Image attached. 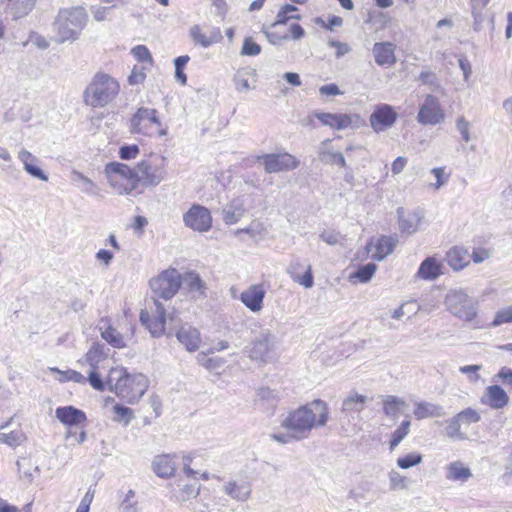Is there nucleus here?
<instances>
[{
  "label": "nucleus",
  "instance_id": "nucleus-50",
  "mask_svg": "<svg viewBox=\"0 0 512 512\" xmlns=\"http://www.w3.org/2000/svg\"><path fill=\"white\" fill-rule=\"evenodd\" d=\"M320 159L322 162L327 164L346 167V161L343 154L338 152L323 151L321 152Z\"/></svg>",
  "mask_w": 512,
  "mask_h": 512
},
{
  "label": "nucleus",
  "instance_id": "nucleus-17",
  "mask_svg": "<svg viewBox=\"0 0 512 512\" xmlns=\"http://www.w3.org/2000/svg\"><path fill=\"white\" fill-rule=\"evenodd\" d=\"M397 244V239L390 236H381L376 242L371 239L367 245L366 249L368 253H371V258L377 261H382L389 254H391Z\"/></svg>",
  "mask_w": 512,
  "mask_h": 512
},
{
  "label": "nucleus",
  "instance_id": "nucleus-42",
  "mask_svg": "<svg viewBox=\"0 0 512 512\" xmlns=\"http://www.w3.org/2000/svg\"><path fill=\"white\" fill-rule=\"evenodd\" d=\"M410 420H404L401 425L392 433L390 440V450L393 451L400 442L408 435L410 431Z\"/></svg>",
  "mask_w": 512,
  "mask_h": 512
},
{
  "label": "nucleus",
  "instance_id": "nucleus-3",
  "mask_svg": "<svg viewBox=\"0 0 512 512\" xmlns=\"http://www.w3.org/2000/svg\"><path fill=\"white\" fill-rule=\"evenodd\" d=\"M107 384L110 391L129 404H134L149 387L148 378L142 373L129 374L125 368H111Z\"/></svg>",
  "mask_w": 512,
  "mask_h": 512
},
{
  "label": "nucleus",
  "instance_id": "nucleus-11",
  "mask_svg": "<svg viewBox=\"0 0 512 512\" xmlns=\"http://www.w3.org/2000/svg\"><path fill=\"white\" fill-rule=\"evenodd\" d=\"M152 292L159 298L169 300L180 289L181 275L176 269H167L149 282Z\"/></svg>",
  "mask_w": 512,
  "mask_h": 512
},
{
  "label": "nucleus",
  "instance_id": "nucleus-29",
  "mask_svg": "<svg viewBox=\"0 0 512 512\" xmlns=\"http://www.w3.org/2000/svg\"><path fill=\"white\" fill-rule=\"evenodd\" d=\"M315 117L326 126L337 130H343L351 125L352 120L351 117L347 114H332V113H324L318 112L315 114Z\"/></svg>",
  "mask_w": 512,
  "mask_h": 512
},
{
  "label": "nucleus",
  "instance_id": "nucleus-26",
  "mask_svg": "<svg viewBox=\"0 0 512 512\" xmlns=\"http://www.w3.org/2000/svg\"><path fill=\"white\" fill-rule=\"evenodd\" d=\"M18 158L23 164L24 170L34 178L42 181H48V175L36 165L38 159L28 150L21 149L18 152Z\"/></svg>",
  "mask_w": 512,
  "mask_h": 512
},
{
  "label": "nucleus",
  "instance_id": "nucleus-25",
  "mask_svg": "<svg viewBox=\"0 0 512 512\" xmlns=\"http://www.w3.org/2000/svg\"><path fill=\"white\" fill-rule=\"evenodd\" d=\"M442 268V263L435 256L427 257L420 264L417 277L423 280L434 281L443 273Z\"/></svg>",
  "mask_w": 512,
  "mask_h": 512
},
{
  "label": "nucleus",
  "instance_id": "nucleus-1",
  "mask_svg": "<svg viewBox=\"0 0 512 512\" xmlns=\"http://www.w3.org/2000/svg\"><path fill=\"white\" fill-rule=\"evenodd\" d=\"M140 322L149 330L152 337L170 336L175 333L177 340L189 352H194L200 347V332L189 324L182 325L176 311L167 313L165 307L157 300L154 301L152 314L147 310L141 311Z\"/></svg>",
  "mask_w": 512,
  "mask_h": 512
},
{
  "label": "nucleus",
  "instance_id": "nucleus-40",
  "mask_svg": "<svg viewBox=\"0 0 512 512\" xmlns=\"http://www.w3.org/2000/svg\"><path fill=\"white\" fill-rule=\"evenodd\" d=\"M73 180L82 184V191L88 195H98L100 188L90 178L83 175L81 172L73 171Z\"/></svg>",
  "mask_w": 512,
  "mask_h": 512
},
{
  "label": "nucleus",
  "instance_id": "nucleus-48",
  "mask_svg": "<svg viewBox=\"0 0 512 512\" xmlns=\"http://www.w3.org/2000/svg\"><path fill=\"white\" fill-rule=\"evenodd\" d=\"M18 471L21 478H25L28 482L32 481L33 472L38 471L37 466H33L30 460L23 458L17 461Z\"/></svg>",
  "mask_w": 512,
  "mask_h": 512
},
{
  "label": "nucleus",
  "instance_id": "nucleus-10",
  "mask_svg": "<svg viewBox=\"0 0 512 512\" xmlns=\"http://www.w3.org/2000/svg\"><path fill=\"white\" fill-rule=\"evenodd\" d=\"M130 130L146 136H165L167 129L162 127L156 109L140 107L130 119Z\"/></svg>",
  "mask_w": 512,
  "mask_h": 512
},
{
  "label": "nucleus",
  "instance_id": "nucleus-64",
  "mask_svg": "<svg viewBox=\"0 0 512 512\" xmlns=\"http://www.w3.org/2000/svg\"><path fill=\"white\" fill-rule=\"evenodd\" d=\"M94 497V490L88 489L84 497L82 498L76 512H89L90 504Z\"/></svg>",
  "mask_w": 512,
  "mask_h": 512
},
{
  "label": "nucleus",
  "instance_id": "nucleus-37",
  "mask_svg": "<svg viewBox=\"0 0 512 512\" xmlns=\"http://www.w3.org/2000/svg\"><path fill=\"white\" fill-rule=\"evenodd\" d=\"M181 282L185 285L189 292L203 295L206 289L205 283L200 278L199 274L195 272H188L181 277Z\"/></svg>",
  "mask_w": 512,
  "mask_h": 512
},
{
  "label": "nucleus",
  "instance_id": "nucleus-41",
  "mask_svg": "<svg viewBox=\"0 0 512 512\" xmlns=\"http://www.w3.org/2000/svg\"><path fill=\"white\" fill-rule=\"evenodd\" d=\"M252 72L248 68L239 69L233 78L235 88L239 92H247L250 90L249 77Z\"/></svg>",
  "mask_w": 512,
  "mask_h": 512
},
{
  "label": "nucleus",
  "instance_id": "nucleus-20",
  "mask_svg": "<svg viewBox=\"0 0 512 512\" xmlns=\"http://www.w3.org/2000/svg\"><path fill=\"white\" fill-rule=\"evenodd\" d=\"M369 398L359 394L357 391H350L342 401L341 411L348 417L361 413L367 406Z\"/></svg>",
  "mask_w": 512,
  "mask_h": 512
},
{
  "label": "nucleus",
  "instance_id": "nucleus-55",
  "mask_svg": "<svg viewBox=\"0 0 512 512\" xmlns=\"http://www.w3.org/2000/svg\"><path fill=\"white\" fill-rule=\"evenodd\" d=\"M132 55L140 62L152 63V55L145 45H137L131 50Z\"/></svg>",
  "mask_w": 512,
  "mask_h": 512
},
{
  "label": "nucleus",
  "instance_id": "nucleus-63",
  "mask_svg": "<svg viewBox=\"0 0 512 512\" xmlns=\"http://www.w3.org/2000/svg\"><path fill=\"white\" fill-rule=\"evenodd\" d=\"M491 257V251L486 248H476L471 254L474 263L480 264Z\"/></svg>",
  "mask_w": 512,
  "mask_h": 512
},
{
  "label": "nucleus",
  "instance_id": "nucleus-4",
  "mask_svg": "<svg viewBox=\"0 0 512 512\" xmlns=\"http://www.w3.org/2000/svg\"><path fill=\"white\" fill-rule=\"evenodd\" d=\"M120 91L118 81L109 74L98 72L83 92V101L92 108H103L112 102Z\"/></svg>",
  "mask_w": 512,
  "mask_h": 512
},
{
  "label": "nucleus",
  "instance_id": "nucleus-59",
  "mask_svg": "<svg viewBox=\"0 0 512 512\" xmlns=\"http://www.w3.org/2000/svg\"><path fill=\"white\" fill-rule=\"evenodd\" d=\"M389 481L392 490L405 488L406 478L395 470L389 473Z\"/></svg>",
  "mask_w": 512,
  "mask_h": 512
},
{
  "label": "nucleus",
  "instance_id": "nucleus-23",
  "mask_svg": "<svg viewBox=\"0 0 512 512\" xmlns=\"http://www.w3.org/2000/svg\"><path fill=\"white\" fill-rule=\"evenodd\" d=\"M55 417L62 424L69 427L80 425L87 420L86 414L74 406H63L56 408Z\"/></svg>",
  "mask_w": 512,
  "mask_h": 512
},
{
  "label": "nucleus",
  "instance_id": "nucleus-60",
  "mask_svg": "<svg viewBox=\"0 0 512 512\" xmlns=\"http://www.w3.org/2000/svg\"><path fill=\"white\" fill-rule=\"evenodd\" d=\"M139 151L137 145L122 146L119 150V156L123 160H131L138 156Z\"/></svg>",
  "mask_w": 512,
  "mask_h": 512
},
{
  "label": "nucleus",
  "instance_id": "nucleus-6",
  "mask_svg": "<svg viewBox=\"0 0 512 512\" xmlns=\"http://www.w3.org/2000/svg\"><path fill=\"white\" fill-rule=\"evenodd\" d=\"M137 187H155L159 185L167 175L166 158L158 154H150L148 158L141 160L135 166Z\"/></svg>",
  "mask_w": 512,
  "mask_h": 512
},
{
  "label": "nucleus",
  "instance_id": "nucleus-52",
  "mask_svg": "<svg viewBox=\"0 0 512 512\" xmlns=\"http://www.w3.org/2000/svg\"><path fill=\"white\" fill-rule=\"evenodd\" d=\"M113 411L115 413L114 420L118 422H124L125 425H128L133 418L132 409L120 404L114 405Z\"/></svg>",
  "mask_w": 512,
  "mask_h": 512
},
{
  "label": "nucleus",
  "instance_id": "nucleus-13",
  "mask_svg": "<svg viewBox=\"0 0 512 512\" xmlns=\"http://www.w3.org/2000/svg\"><path fill=\"white\" fill-rule=\"evenodd\" d=\"M257 159L264 165L265 171L270 174L294 170L299 165V161L289 153L263 154Z\"/></svg>",
  "mask_w": 512,
  "mask_h": 512
},
{
  "label": "nucleus",
  "instance_id": "nucleus-38",
  "mask_svg": "<svg viewBox=\"0 0 512 512\" xmlns=\"http://www.w3.org/2000/svg\"><path fill=\"white\" fill-rule=\"evenodd\" d=\"M213 353L207 352H201L197 355V361L198 363L205 367L209 371H215L220 368H222L225 364V360L218 356H210Z\"/></svg>",
  "mask_w": 512,
  "mask_h": 512
},
{
  "label": "nucleus",
  "instance_id": "nucleus-36",
  "mask_svg": "<svg viewBox=\"0 0 512 512\" xmlns=\"http://www.w3.org/2000/svg\"><path fill=\"white\" fill-rule=\"evenodd\" d=\"M382 402L385 415L393 419H397L402 409L407 406L405 400L393 395L384 396Z\"/></svg>",
  "mask_w": 512,
  "mask_h": 512
},
{
  "label": "nucleus",
  "instance_id": "nucleus-56",
  "mask_svg": "<svg viewBox=\"0 0 512 512\" xmlns=\"http://www.w3.org/2000/svg\"><path fill=\"white\" fill-rule=\"evenodd\" d=\"M261 52V47L259 44H257L256 42L252 41L250 38H246L244 40V43H243V46H242V49H241V54L242 55H245V56H256L258 54H260Z\"/></svg>",
  "mask_w": 512,
  "mask_h": 512
},
{
  "label": "nucleus",
  "instance_id": "nucleus-19",
  "mask_svg": "<svg viewBox=\"0 0 512 512\" xmlns=\"http://www.w3.org/2000/svg\"><path fill=\"white\" fill-rule=\"evenodd\" d=\"M109 349L105 345L99 342H93L89 350L84 355L83 359H80L79 364H87L90 370H99L109 357Z\"/></svg>",
  "mask_w": 512,
  "mask_h": 512
},
{
  "label": "nucleus",
  "instance_id": "nucleus-18",
  "mask_svg": "<svg viewBox=\"0 0 512 512\" xmlns=\"http://www.w3.org/2000/svg\"><path fill=\"white\" fill-rule=\"evenodd\" d=\"M266 291L262 284H253L240 294V300L251 312H259L263 307Z\"/></svg>",
  "mask_w": 512,
  "mask_h": 512
},
{
  "label": "nucleus",
  "instance_id": "nucleus-16",
  "mask_svg": "<svg viewBox=\"0 0 512 512\" xmlns=\"http://www.w3.org/2000/svg\"><path fill=\"white\" fill-rule=\"evenodd\" d=\"M252 199L251 195L242 194L233 198L223 209V221L227 225H232L240 221L248 209V202Z\"/></svg>",
  "mask_w": 512,
  "mask_h": 512
},
{
  "label": "nucleus",
  "instance_id": "nucleus-49",
  "mask_svg": "<svg viewBox=\"0 0 512 512\" xmlns=\"http://www.w3.org/2000/svg\"><path fill=\"white\" fill-rule=\"evenodd\" d=\"M51 372L57 373L60 375L58 378L60 381L71 380L77 383H85L86 377L82 375L80 372L74 370L61 371L58 368H50Z\"/></svg>",
  "mask_w": 512,
  "mask_h": 512
},
{
  "label": "nucleus",
  "instance_id": "nucleus-32",
  "mask_svg": "<svg viewBox=\"0 0 512 512\" xmlns=\"http://www.w3.org/2000/svg\"><path fill=\"white\" fill-rule=\"evenodd\" d=\"M225 494L237 501H246L251 494V486L246 481H229L223 486Z\"/></svg>",
  "mask_w": 512,
  "mask_h": 512
},
{
  "label": "nucleus",
  "instance_id": "nucleus-39",
  "mask_svg": "<svg viewBox=\"0 0 512 512\" xmlns=\"http://www.w3.org/2000/svg\"><path fill=\"white\" fill-rule=\"evenodd\" d=\"M297 11V7L291 4L283 5L276 15L275 22L271 28H277L280 25H285L290 19L300 20V15H289V13Z\"/></svg>",
  "mask_w": 512,
  "mask_h": 512
},
{
  "label": "nucleus",
  "instance_id": "nucleus-43",
  "mask_svg": "<svg viewBox=\"0 0 512 512\" xmlns=\"http://www.w3.org/2000/svg\"><path fill=\"white\" fill-rule=\"evenodd\" d=\"M9 422L0 426V443L7 444L11 447L20 445L23 440V435L17 431H11L9 433L3 432Z\"/></svg>",
  "mask_w": 512,
  "mask_h": 512
},
{
  "label": "nucleus",
  "instance_id": "nucleus-51",
  "mask_svg": "<svg viewBox=\"0 0 512 512\" xmlns=\"http://www.w3.org/2000/svg\"><path fill=\"white\" fill-rule=\"evenodd\" d=\"M423 456L420 453H410L397 460V465L401 469H409L422 462Z\"/></svg>",
  "mask_w": 512,
  "mask_h": 512
},
{
  "label": "nucleus",
  "instance_id": "nucleus-35",
  "mask_svg": "<svg viewBox=\"0 0 512 512\" xmlns=\"http://www.w3.org/2000/svg\"><path fill=\"white\" fill-rule=\"evenodd\" d=\"M7 11L14 19L26 16L34 7L36 0H4Z\"/></svg>",
  "mask_w": 512,
  "mask_h": 512
},
{
  "label": "nucleus",
  "instance_id": "nucleus-24",
  "mask_svg": "<svg viewBox=\"0 0 512 512\" xmlns=\"http://www.w3.org/2000/svg\"><path fill=\"white\" fill-rule=\"evenodd\" d=\"M189 32L194 43L204 48L219 43L223 39L219 28H213L209 33H204L199 25H194L190 28Z\"/></svg>",
  "mask_w": 512,
  "mask_h": 512
},
{
  "label": "nucleus",
  "instance_id": "nucleus-21",
  "mask_svg": "<svg viewBox=\"0 0 512 512\" xmlns=\"http://www.w3.org/2000/svg\"><path fill=\"white\" fill-rule=\"evenodd\" d=\"M444 261L453 271H461L470 263V255L466 248L453 246L445 253Z\"/></svg>",
  "mask_w": 512,
  "mask_h": 512
},
{
  "label": "nucleus",
  "instance_id": "nucleus-53",
  "mask_svg": "<svg viewBox=\"0 0 512 512\" xmlns=\"http://www.w3.org/2000/svg\"><path fill=\"white\" fill-rule=\"evenodd\" d=\"M506 323H512V306L497 311L491 326L497 327Z\"/></svg>",
  "mask_w": 512,
  "mask_h": 512
},
{
  "label": "nucleus",
  "instance_id": "nucleus-46",
  "mask_svg": "<svg viewBox=\"0 0 512 512\" xmlns=\"http://www.w3.org/2000/svg\"><path fill=\"white\" fill-rule=\"evenodd\" d=\"M461 422L457 416L452 417L447 420V427L445 429L446 435L451 439L463 440L465 439V434L461 432Z\"/></svg>",
  "mask_w": 512,
  "mask_h": 512
},
{
  "label": "nucleus",
  "instance_id": "nucleus-61",
  "mask_svg": "<svg viewBox=\"0 0 512 512\" xmlns=\"http://www.w3.org/2000/svg\"><path fill=\"white\" fill-rule=\"evenodd\" d=\"M320 238L329 245L339 244L342 236L339 232L333 230H325L320 234Z\"/></svg>",
  "mask_w": 512,
  "mask_h": 512
},
{
  "label": "nucleus",
  "instance_id": "nucleus-45",
  "mask_svg": "<svg viewBox=\"0 0 512 512\" xmlns=\"http://www.w3.org/2000/svg\"><path fill=\"white\" fill-rule=\"evenodd\" d=\"M377 270L375 263H367L360 266L352 275L351 278H356L362 283L368 282Z\"/></svg>",
  "mask_w": 512,
  "mask_h": 512
},
{
  "label": "nucleus",
  "instance_id": "nucleus-28",
  "mask_svg": "<svg viewBox=\"0 0 512 512\" xmlns=\"http://www.w3.org/2000/svg\"><path fill=\"white\" fill-rule=\"evenodd\" d=\"M397 213L401 231L407 234L415 233L423 218V213L420 210H416L405 215L404 209L402 207L397 209Z\"/></svg>",
  "mask_w": 512,
  "mask_h": 512
},
{
  "label": "nucleus",
  "instance_id": "nucleus-27",
  "mask_svg": "<svg viewBox=\"0 0 512 512\" xmlns=\"http://www.w3.org/2000/svg\"><path fill=\"white\" fill-rule=\"evenodd\" d=\"M445 477L449 481L463 484L472 477V472L468 466L457 460L445 467Z\"/></svg>",
  "mask_w": 512,
  "mask_h": 512
},
{
  "label": "nucleus",
  "instance_id": "nucleus-47",
  "mask_svg": "<svg viewBox=\"0 0 512 512\" xmlns=\"http://www.w3.org/2000/svg\"><path fill=\"white\" fill-rule=\"evenodd\" d=\"M418 80L423 85L428 86L432 91H437L441 87L438 77L431 70L422 71L418 77Z\"/></svg>",
  "mask_w": 512,
  "mask_h": 512
},
{
  "label": "nucleus",
  "instance_id": "nucleus-5",
  "mask_svg": "<svg viewBox=\"0 0 512 512\" xmlns=\"http://www.w3.org/2000/svg\"><path fill=\"white\" fill-rule=\"evenodd\" d=\"M86 21L87 13L81 6L60 10L53 23L54 31L57 34V42L63 43L78 39Z\"/></svg>",
  "mask_w": 512,
  "mask_h": 512
},
{
  "label": "nucleus",
  "instance_id": "nucleus-9",
  "mask_svg": "<svg viewBox=\"0 0 512 512\" xmlns=\"http://www.w3.org/2000/svg\"><path fill=\"white\" fill-rule=\"evenodd\" d=\"M444 304L449 312L464 321H471L477 315L476 301L462 288L449 290L445 296Z\"/></svg>",
  "mask_w": 512,
  "mask_h": 512
},
{
  "label": "nucleus",
  "instance_id": "nucleus-12",
  "mask_svg": "<svg viewBox=\"0 0 512 512\" xmlns=\"http://www.w3.org/2000/svg\"><path fill=\"white\" fill-rule=\"evenodd\" d=\"M183 222L188 228L197 232H207L212 227V216L206 207L193 204L183 215Z\"/></svg>",
  "mask_w": 512,
  "mask_h": 512
},
{
  "label": "nucleus",
  "instance_id": "nucleus-2",
  "mask_svg": "<svg viewBox=\"0 0 512 512\" xmlns=\"http://www.w3.org/2000/svg\"><path fill=\"white\" fill-rule=\"evenodd\" d=\"M328 420V404L321 399H315L290 412L281 426L299 441L307 439L313 429L324 427Z\"/></svg>",
  "mask_w": 512,
  "mask_h": 512
},
{
  "label": "nucleus",
  "instance_id": "nucleus-31",
  "mask_svg": "<svg viewBox=\"0 0 512 512\" xmlns=\"http://www.w3.org/2000/svg\"><path fill=\"white\" fill-rule=\"evenodd\" d=\"M486 404L493 409H501L509 402V397L505 390L499 385H491L485 391Z\"/></svg>",
  "mask_w": 512,
  "mask_h": 512
},
{
  "label": "nucleus",
  "instance_id": "nucleus-15",
  "mask_svg": "<svg viewBox=\"0 0 512 512\" xmlns=\"http://www.w3.org/2000/svg\"><path fill=\"white\" fill-rule=\"evenodd\" d=\"M398 114L388 104H379L370 115V125L375 132H380L391 127L397 120Z\"/></svg>",
  "mask_w": 512,
  "mask_h": 512
},
{
  "label": "nucleus",
  "instance_id": "nucleus-7",
  "mask_svg": "<svg viewBox=\"0 0 512 512\" xmlns=\"http://www.w3.org/2000/svg\"><path fill=\"white\" fill-rule=\"evenodd\" d=\"M104 173L109 185L119 195H130L138 187L136 182L135 167L120 162L106 164Z\"/></svg>",
  "mask_w": 512,
  "mask_h": 512
},
{
  "label": "nucleus",
  "instance_id": "nucleus-8",
  "mask_svg": "<svg viewBox=\"0 0 512 512\" xmlns=\"http://www.w3.org/2000/svg\"><path fill=\"white\" fill-rule=\"evenodd\" d=\"M245 352L252 360L262 363L273 362L277 358V337L269 329H263L253 338Z\"/></svg>",
  "mask_w": 512,
  "mask_h": 512
},
{
  "label": "nucleus",
  "instance_id": "nucleus-58",
  "mask_svg": "<svg viewBox=\"0 0 512 512\" xmlns=\"http://www.w3.org/2000/svg\"><path fill=\"white\" fill-rule=\"evenodd\" d=\"M86 381H88L90 385L97 391L105 390V383L101 379L98 370H90L88 378H86Z\"/></svg>",
  "mask_w": 512,
  "mask_h": 512
},
{
  "label": "nucleus",
  "instance_id": "nucleus-30",
  "mask_svg": "<svg viewBox=\"0 0 512 512\" xmlns=\"http://www.w3.org/2000/svg\"><path fill=\"white\" fill-rule=\"evenodd\" d=\"M101 337L114 348H124L126 346L123 335L112 327L108 320L101 319L99 326Z\"/></svg>",
  "mask_w": 512,
  "mask_h": 512
},
{
  "label": "nucleus",
  "instance_id": "nucleus-62",
  "mask_svg": "<svg viewBox=\"0 0 512 512\" xmlns=\"http://www.w3.org/2000/svg\"><path fill=\"white\" fill-rule=\"evenodd\" d=\"M457 130L460 132L462 139L468 143L470 138L469 128L470 124L464 117H459L456 122Z\"/></svg>",
  "mask_w": 512,
  "mask_h": 512
},
{
  "label": "nucleus",
  "instance_id": "nucleus-33",
  "mask_svg": "<svg viewBox=\"0 0 512 512\" xmlns=\"http://www.w3.org/2000/svg\"><path fill=\"white\" fill-rule=\"evenodd\" d=\"M445 415L444 408L441 405L429 402H417L414 408V416L421 420L429 417H442Z\"/></svg>",
  "mask_w": 512,
  "mask_h": 512
},
{
  "label": "nucleus",
  "instance_id": "nucleus-14",
  "mask_svg": "<svg viewBox=\"0 0 512 512\" xmlns=\"http://www.w3.org/2000/svg\"><path fill=\"white\" fill-rule=\"evenodd\" d=\"M444 119L439 100L433 95H427L420 106L417 121L422 125H436Z\"/></svg>",
  "mask_w": 512,
  "mask_h": 512
},
{
  "label": "nucleus",
  "instance_id": "nucleus-57",
  "mask_svg": "<svg viewBox=\"0 0 512 512\" xmlns=\"http://www.w3.org/2000/svg\"><path fill=\"white\" fill-rule=\"evenodd\" d=\"M482 369V366L481 365H466V366H461L459 368V371L462 373V374H465L467 375L469 381L471 382H477L480 378L478 372Z\"/></svg>",
  "mask_w": 512,
  "mask_h": 512
},
{
  "label": "nucleus",
  "instance_id": "nucleus-22",
  "mask_svg": "<svg viewBox=\"0 0 512 512\" xmlns=\"http://www.w3.org/2000/svg\"><path fill=\"white\" fill-rule=\"evenodd\" d=\"M396 46L392 42H376L373 45L372 53L375 62L379 66H392L396 63Z\"/></svg>",
  "mask_w": 512,
  "mask_h": 512
},
{
  "label": "nucleus",
  "instance_id": "nucleus-54",
  "mask_svg": "<svg viewBox=\"0 0 512 512\" xmlns=\"http://www.w3.org/2000/svg\"><path fill=\"white\" fill-rule=\"evenodd\" d=\"M456 416L464 425H470L480 420V414L472 408H466L465 410L458 413Z\"/></svg>",
  "mask_w": 512,
  "mask_h": 512
},
{
  "label": "nucleus",
  "instance_id": "nucleus-44",
  "mask_svg": "<svg viewBox=\"0 0 512 512\" xmlns=\"http://www.w3.org/2000/svg\"><path fill=\"white\" fill-rule=\"evenodd\" d=\"M300 266H301L300 262L293 263L290 265L288 272L291 274L294 281L303 285L305 288H311L314 283L311 266L310 265L308 266L307 271L305 272V274L303 276L294 275L293 270Z\"/></svg>",
  "mask_w": 512,
  "mask_h": 512
},
{
  "label": "nucleus",
  "instance_id": "nucleus-34",
  "mask_svg": "<svg viewBox=\"0 0 512 512\" xmlns=\"http://www.w3.org/2000/svg\"><path fill=\"white\" fill-rule=\"evenodd\" d=\"M153 471L159 476L163 478L170 477L174 474L176 469L175 463L172 458L168 455H158L154 458L153 463Z\"/></svg>",
  "mask_w": 512,
  "mask_h": 512
}]
</instances>
